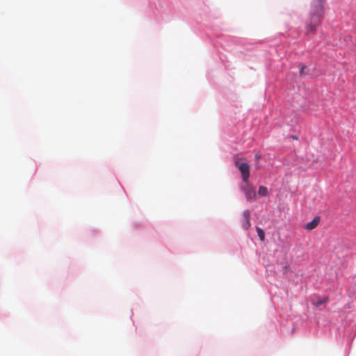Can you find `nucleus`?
I'll list each match as a JSON object with an SVG mask.
<instances>
[{"label": "nucleus", "instance_id": "obj_1", "mask_svg": "<svg viewBox=\"0 0 356 356\" xmlns=\"http://www.w3.org/2000/svg\"><path fill=\"white\" fill-rule=\"evenodd\" d=\"M324 0H314L312 3L311 11L305 24V34L307 36L314 35L316 28L321 23L323 17Z\"/></svg>", "mask_w": 356, "mask_h": 356}, {"label": "nucleus", "instance_id": "obj_2", "mask_svg": "<svg viewBox=\"0 0 356 356\" xmlns=\"http://www.w3.org/2000/svg\"><path fill=\"white\" fill-rule=\"evenodd\" d=\"M234 162L235 166L240 171L242 179L244 182H247L250 178V165L247 163V159L243 157L234 156Z\"/></svg>", "mask_w": 356, "mask_h": 356}, {"label": "nucleus", "instance_id": "obj_3", "mask_svg": "<svg viewBox=\"0 0 356 356\" xmlns=\"http://www.w3.org/2000/svg\"><path fill=\"white\" fill-rule=\"evenodd\" d=\"M241 188L245 195L247 200H250L257 198L255 189L254 186L249 183V180L247 182H245V184Z\"/></svg>", "mask_w": 356, "mask_h": 356}, {"label": "nucleus", "instance_id": "obj_4", "mask_svg": "<svg viewBox=\"0 0 356 356\" xmlns=\"http://www.w3.org/2000/svg\"><path fill=\"white\" fill-rule=\"evenodd\" d=\"M242 226L245 229H248L251 226L250 212L248 210H245L243 213Z\"/></svg>", "mask_w": 356, "mask_h": 356}, {"label": "nucleus", "instance_id": "obj_5", "mask_svg": "<svg viewBox=\"0 0 356 356\" xmlns=\"http://www.w3.org/2000/svg\"><path fill=\"white\" fill-rule=\"evenodd\" d=\"M320 222V218L318 216L315 217L312 221L307 222L305 225V229L311 231L315 229Z\"/></svg>", "mask_w": 356, "mask_h": 356}, {"label": "nucleus", "instance_id": "obj_6", "mask_svg": "<svg viewBox=\"0 0 356 356\" xmlns=\"http://www.w3.org/2000/svg\"><path fill=\"white\" fill-rule=\"evenodd\" d=\"M268 195V188L266 186H260L258 191V195L266 197Z\"/></svg>", "mask_w": 356, "mask_h": 356}, {"label": "nucleus", "instance_id": "obj_7", "mask_svg": "<svg viewBox=\"0 0 356 356\" xmlns=\"http://www.w3.org/2000/svg\"><path fill=\"white\" fill-rule=\"evenodd\" d=\"M327 300H328V298L327 297H325V298H318L317 300H314L312 302V304L315 307H319L322 304H324L326 302H327Z\"/></svg>", "mask_w": 356, "mask_h": 356}, {"label": "nucleus", "instance_id": "obj_8", "mask_svg": "<svg viewBox=\"0 0 356 356\" xmlns=\"http://www.w3.org/2000/svg\"><path fill=\"white\" fill-rule=\"evenodd\" d=\"M256 231L257 232V234L261 241H264L265 240V233L262 229L260 227H257Z\"/></svg>", "mask_w": 356, "mask_h": 356}, {"label": "nucleus", "instance_id": "obj_9", "mask_svg": "<svg viewBox=\"0 0 356 356\" xmlns=\"http://www.w3.org/2000/svg\"><path fill=\"white\" fill-rule=\"evenodd\" d=\"M298 67L300 69V75H302V76L305 75V70L307 68V67L303 64H299Z\"/></svg>", "mask_w": 356, "mask_h": 356}, {"label": "nucleus", "instance_id": "obj_10", "mask_svg": "<svg viewBox=\"0 0 356 356\" xmlns=\"http://www.w3.org/2000/svg\"><path fill=\"white\" fill-rule=\"evenodd\" d=\"M255 159H256V160L259 161L261 159V156L259 155L258 154H256Z\"/></svg>", "mask_w": 356, "mask_h": 356}]
</instances>
